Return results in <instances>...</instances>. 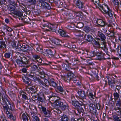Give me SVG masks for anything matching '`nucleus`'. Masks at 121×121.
Wrapping results in <instances>:
<instances>
[{
    "instance_id": "f257e3e1",
    "label": "nucleus",
    "mask_w": 121,
    "mask_h": 121,
    "mask_svg": "<svg viewBox=\"0 0 121 121\" xmlns=\"http://www.w3.org/2000/svg\"><path fill=\"white\" fill-rule=\"evenodd\" d=\"M2 101L1 104L2 105L4 110H6V113L7 117L10 120H15V117L13 116L12 114L10 113L8 110V109L12 110L13 105L12 103L7 98L6 96L4 95H2Z\"/></svg>"
},
{
    "instance_id": "f03ea898",
    "label": "nucleus",
    "mask_w": 121,
    "mask_h": 121,
    "mask_svg": "<svg viewBox=\"0 0 121 121\" xmlns=\"http://www.w3.org/2000/svg\"><path fill=\"white\" fill-rule=\"evenodd\" d=\"M99 9L104 14H107L109 17L110 19H112L113 16H115L114 12L109 9L107 5H98Z\"/></svg>"
},
{
    "instance_id": "7ed1b4c3",
    "label": "nucleus",
    "mask_w": 121,
    "mask_h": 121,
    "mask_svg": "<svg viewBox=\"0 0 121 121\" xmlns=\"http://www.w3.org/2000/svg\"><path fill=\"white\" fill-rule=\"evenodd\" d=\"M21 60L17 59L16 60V62L18 65L21 67H25L28 68L29 66V61L28 59V56L21 57Z\"/></svg>"
},
{
    "instance_id": "20e7f679",
    "label": "nucleus",
    "mask_w": 121,
    "mask_h": 121,
    "mask_svg": "<svg viewBox=\"0 0 121 121\" xmlns=\"http://www.w3.org/2000/svg\"><path fill=\"white\" fill-rule=\"evenodd\" d=\"M108 84L109 86L112 89L114 88L116 84L118 82L112 77H110L109 78H108Z\"/></svg>"
},
{
    "instance_id": "39448f33",
    "label": "nucleus",
    "mask_w": 121,
    "mask_h": 121,
    "mask_svg": "<svg viewBox=\"0 0 121 121\" xmlns=\"http://www.w3.org/2000/svg\"><path fill=\"white\" fill-rule=\"evenodd\" d=\"M74 2L77 7L82 10L84 9V4L83 2L80 0H75Z\"/></svg>"
},
{
    "instance_id": "423d86ee",
    "label": "nucleus",
    "mask_w": 121,
    "mask_h": 121,
    "mask_svg": "<svg viewBox=\"0 0 121 121\" xmlns=\"http://www.w3.org/2000/svg\"><path fill=\"white\" fill-rule=\"evenodd\" d=\"M37 99L40 103L42 104L44 103L45 95L44 94L42 93H39L37 94Z\"/></svg>"
},
{
    "instance_id": "0eeeda50",
    "label": "nucleus",
    "mask_w": 121,
    "mask_h": 121,
    "mask_svg": "<svg viewBox=\"0 0 121 121\" xmlns=\"http://www.w3.org/2000/svg\"><path fill=\"white\" fill-rule=\"evenodd\" d=\"M63 58L69 66L72 65H75L74 64H73V60L71 58V56H70L65 55L63 56Z\"/></svg>"
},
{
    "instance_id": "6e6552de",
    "label": "nucleus",
    "mask_w": 121,
    "mask_h": 121,
    "mask_svg": "<svg viewBox=\"0 0 121 121\" xmlns=\"http://www.w3.org/2000/svg\"><path fill=\"white\" fill-rule=\"evenodd\" d=\"M74 75L73 73L71 72H70L68 73L66 75H61L62 79L64 81H66L68 82H69L71 81V76L73 77Z\"/></svg>"
},
{
    "instance_id": "1a4fd4ad",
    "label": "nucleus",
    "mask_w": 121,
    "mask_h": 121,
    "mask_svg": "<svg viewBox=\"0 0 121 121\" xmlns=\"http://www.w3.org/2000/svg\"><path fill=\"white\" fill-rule=\"evenodd\" d=\"M88 107L90 110V112L96 115L97 111L95 107V105L92 103L89 104Z\"/></svg>"
},
{
    "instance_id": "9d476101",
    "label": "nucleus",
    "mask_w": 121,
    "mask_h": 121,
    "mask_svg": "<svg viewBox=\"0 0 121 121\" xmlns=\"http://www.w3.org/2000/svg\"><path fill=\"white\" fill-rule=\"evenodd\" d=\"M96 23L98 24L99 27H104L107 24V23L104 20L98 19L96 21Z\"/></svg>"
},
{
    "instance_id": "9b49d317",
    "label": "nucleus",
    "mask_w": 121,
    "mask_h": 121,
    "mask_svg": "<svg viewBox=\"0 0 121 121\" xmlns=\"http://www.w3.org/2000/svg\"><path fill=\"white\" fill-rule=\"evenodd\" d=\"M46 52L50 57H56L55 50L53 49L52 50L51 49H48L46 50Z\"/></svg>"
},
{
    "instance_id": "f8f14e48",
    "label": "nucleus",
    "mask_w": 121,
    "mask_h": 121,
    "mask_svg": "<svg viewBox=\"0 0 121 121\" xmlns=\"http://www.w3.org/2000/svg\"><path fill=\"white\" fill-rule=\"evenodd\" d=\"M36 73L34 72H30L29 73H28L27 74V76L30 78H32V80L33 81L36 80L38 79L36 77Z\"/></svg>"
},
{
    "instance_id": "ddd939ff",
    "label": "nucleus",
    "mask_w": 121,
    "mask_h": 121,
    "mask_svg": "<svg viewBox=\"0 0 121 121\" xmlns=\"http://www.w3.org/2000/svg\"><path fill=\"white\" fill-rule=\"evenodd\" d=\"M55 89L56 92L60 93L61 94L65 91V90L62 85H61L60 84H58Z\"/></svg>"
},
{
    "instance_id": "4468645a",
    "label": "nucleus",
    "mask_w": 121,
    "mask_h": 121,
    "mask_svg": "<svg viewBox=\"0 0 121 121\" xmlns=\"http://www.w3.org/2000/svg\"><path fill=\"white\" fill-rule=\"evenodd\" d=\"M100 39L95 38L93 39V40L92 42V43L93 45L96 46L97 47H100Z\"/></svg>"
},
{
    "instance_id": "2eb2a0df",
    "label": "nucleus",
    "mask_w": 121,
    "mask_h": 121,
    "mask_svg": "<svg viewBox=\"0 0 121 121\" xmlns=\"http://www.w3.org/2000/svg\"><path fill=\"white\" fill-rule=\"evenodd\" d=\"M84 107V104L83 103L81 102V104L78 107L76 108L80 115L81 113H82V115L83 114V113L84 112L83 108Z\"/></svg>"
},
{
    "instance_id": "dca6fc26",
    "label": "nucleus",
    "mask_w": 121,
    "mask_h": 121,
    "mask_svg": "<svg viewBox=\"0 0 121 121\" xmlns=\"http://www.w3.org/2000/svg\"><path fill=\"white\" fill-rule=\"evenodd\" d=\"M84 38L88 42H92L93 40V38L90 34H86L84 36Z\"/></svg>"
},
{
    "instance_id": "f3484780",
    "label": "nucleus",
    "mask_w": 121,
    "mask_h": 121,
    "mask_svg": "<svg viewBox=\"0 0 121 121\" xmlns=\"http://www.w3.org/2000/svg\"><path fill=\"white\" fill-rule=\"evenodd\" d=\"M105 54L103 53L102 52H98L97 54V59L99 60H105L106 59L104 57Z\"/></svg>"
},
{
    "instance_id": "a211bd4d",
    "label": "nucleus",
    "mask_w": 121,
    "mask_h": 121,
    "mask_svg": "<svg viewBox=\"0 0 121 121\" xmlns=\"http://www.w3.org/2000/svg\"><path fill=\"white\" fill-rule=\"evenodd\" d=\"M57 31L60 34V35L63 37L68 38L70 37L69 36L67 35L66 33L62 30L60 29L57 30Z\"/></svg>"
},
{
    "instance_id": "6ab92c4d",
    "label": "nucleus",
    "mask_w": 121,
    "mask_h": 121,
    "mask_svg": "<svg viewBox=\"0 0 121 121\" xmlns=\"http://www.w3.org/2000/svg\"><path fill=\"white\" fill-rule=\"evenodd\" d=\"M48 28L50 29L53 31H54L57 32V30H58L57 27V25L56 24L52 25L51 24L49 25Z\"/></svg>"
},
{
    "instance_id": "aec40b11",
    "label": "nucleus",
    "mask_w": 121,
    "mask_h": 121,
    "mask_svg": "<svg viewBox=\"0 0 121 121\" xmlns=\"http://www.w3.org/2000/svg\"><path fill=\"white\" fill-rule=\"evenodd\" d=\"M35 86H32L31 87H28L26 88V91H28L30 90L32 92V93H35L37 92V88Z\"/></svg>"
},
{
    "instance_id": "412c9836",
    "label": "nucleus",
    "mask_w": 121,
    "mask_h": 121,
    "mask_svg": "<svg viewBox=\"0 0 121 121\" xmlns=\"http://www.w3.org/2000/svg\"><path fill=\"white\" fill-rule=\"evenodd\" d=\"M22 80L23 82L26 84L29 85H30L31 82V79H30L27 77H24Z\"/></svg>"
},
{
    "instance_id": "4be33fe9",
    "label": "nucleus",
    "mask_w": 121,
    "mask_h": 121,
    "mask_svg": "<svg viewBox=\"0 0 121 121\" xmlns=\"http://www.w3.org/2000/svg\"><path fill=\"white\" fill-rule=\"evenodd\" d=\"M98 36L102 40V41H105L106 39L105 36L101 32L98 31L97 34Z\"/></svg>"
},
{
    "instance_id": "5701e85b",
    "label": "nucleus",
    "mask_w": 121,
    "mask_h": 121,
    "mask_svg": "<svg viewBox=\"0 0 121 121\" xmlns=\"http://www.w3.org/2000/svg\"><path fill=\"white\" fill-rule=\"evenodd\" d=\"M64 100H58L55 103L54 105L55 107L58 108H60L61 106H62V103Z\"/></svg>"
},
{
    "instance_id": "b1692460",
    "label": "nucleus",
    "mask_w": 121,
    "mask_h": 121,
    "mask_svg": "<svg viewBox=\"0 0 121 121\" xmlns=\"http://www.w3.org/2000/svg\"><path fill=\"white\" fill-rule=\"evenodd\" d=\"M64 13V17L67 20H68L69 19L72 18L73 17V16L71 13H69L68 15L67 12H65Z\"/></svg>"
},
{
    "instance_id": "393cba45",
    "label": "nucleus",
    "mask_w": 121,
    "mask_h": 121,
    "mask_svg": "<svg viewBox=\"0 0 121 121\" xmlns=\"http://www.w3.org/2000/svg\"><path fill=\"white\" fill-rule=\"evenodd\" d=\"M67 47L70 49H72L74 51H76L77 48L74 43H69Z\"/></svg>"
},
{
    "instance_id": "a878e982",
    "label": "nucleus",
    "mask_w": 121,
    "mask_h": 121,
    "mask_svg": "<svg viewBox=\"0 0 121 121\" xmlns=\"http://www.w3.org/2000/svg\"><path fill=\"white\" fill-rule=\"evenodd\" d=\"M13 14L20 17H22L23 15V12L19 10H16L14 11Z\"/></svg>"
},
{
    "instance_id": "bb28decb",
    "label": "nucleus",
    "mask_w": 121,
    "mask_h": 121,
    "mask_svg": "<svg viewBox=\"0 0 121 121\" xmlns=\"http://www.w3.org/2000/svg\"><path fill=\"white\" fill-rule=\"evenodd\" d=\"M62 105L60 108L63 111L66 109H67V107L68 106V104L64 100L63 101Z\"/></svg>"
},
{
    "instance_id": "cd10ccee",
    "label": "nucleus",
    "mask_w": 121,
    "mask_h": 121,
    "mask_svg": "<svg viewBox=\"0 0 121 121\" xmlns=\"http://www.w3.org/2000/svg\"><path fill=\"white\" fill-rule=\"evenodd\" d=\"M72 105L74 106L76 108L78 107L81 104V103H80L78 101H73V100L72 99Z\"/></svg>"
},
{
    "instance_id": "c85d7f7f",
    "label": "nucleus",
    "mask_w": 121,
    "mask_h": 121,
    "mask_svg": "<svg viewBox=\"0 0 121 121\" xmlns=\"http://www.w3.org/2000/svg\"><path fill=\"white\" fill-rule=\"evenodd\" d=\"M6 45L4 41H0V50L3 49V50L6 48Z\"/></svg>"
},
{
    "instance_id": "c756f323",
    "label": "nucleus",
    "mask_w": 121,
    "mask_h": 121,
    "mask_svg": "<svg viewBox=\"0 0 121 121\" xmlns=\"http://www.w3.org/2000/svg\"><path fill=\"white\" fill-rule=\"evenodd\" d=\"M114 91H115L113 93V95L115 99H119L118 98H119L120 96V91H116V89H115Z\"/></svg>"
},
{
    "instance_id": "7c9ffc66",
    "label": "nucleus",
    "mask_w": 121,
    "mask_h": 121,
    "mask_svg": "<svg viewBox=\"0 0 121 121\" xmlns=\"http://www.w3.org/2000/svg\"><path fill=\"white\" fill-rule=\"evenodd\" d=\"M78 93L80 96L83 99L85 98L86 95L83 91L81 90H79L78 91Z\"/></svg>"
},
{
    "instance_id": "2f4dec72",
    "label": "nucleus",
    "mask_w": 121,
    "mask_h": 121,
    "mask_svg": "<svg viewBox=\"0 0 121 121\" xmlns=\"http://www.w3.org/2000/svg\"><path fill=\"white\" fill-rule=\"evenodd\" d=\"M21 46L22 49L24 51H26L28 50L29 48V46L26 44L23 43L21 45Z\"/></svg>"
},
{
    "instance_id": "473e14b6",
    "label": "nucleus",
    "mask_w": 121,
    "mask_h": 121,
    "mask_svg": "<svg viewBox=\"0 0 121 121\" xmlns=\"http://www.w3.org/2000/svg\"><path fill=\"white\" fill-rule=\"evenodd\" d=\"M117 101H116V106L117 108H116V109H120L121 108V100L119 99H117Z\"/></svg>"
},
{
    "instance_id": "72a5a7b5",
    "label": "nucleus",
    "mask_w": 121,
    "mask_h": 121,
    "mask_svg": "<svg viewBox=\"0 0 121 121\" xmlns=\"http://www.w3.org/2000/svg\"><path fill=\"white\" fill-rule=\"evenodd\" d=\"M8 2L14 6L17 5L18 1V0H8Z\"/></svg>"
},
{
    "instance_id": "f704fd0d",
    "label": "nucleus",
    "mask_w": 121,
    "mask_h": 121,
    "mask_svg": "<svg viewBox=\"0 0 121 121\" xmlns=\"http://www.w3.org/2000/svg\"><path fill=\"white\" fill-rule=\"evenodd\" d=\"M50 82L52 85L55 88L57 87L58 84H57L55 81V80L53 79H50Z\"/></svg>"
},
{
    "instance_id": "c9c22d12",
    "label": "nucleus",
    "mask_w": 121,
    "mask_h": 121,
    "mask_svg": "<svg viewBox=\"0 0 121 121\" xmlns=\"http://www.w3.org/2000/svg\"><path fill=\"white\" fill-rule=\"evenodd\" d=\"M30 109L31 110L32 112H34L36 113L37 112V109L35 106L33 105H31L29 106Z\"/></svg>"
},
{
    "instance_id": "e433bc0d",
    "label": "nucleus",
    "mask_w": 121,
    "mask_h": 121,
    "mask_svg": "<svg viewBox=\"0 0 121 121\" xmlns=\"http://www.w3.org/2000/svg\"><path fill=\"white\" fill-rule=\"evenodd\" d=\"M95 107L96 108V109L97 108L98 110L100 109L101 108H102V107L101 106V105L100 103V101L99 100L98 101H97L96 103H95Z\"/></svg>"
},
{
    "instance_id": "4c0bfd02",
    "label": "nucleus",
    "mask_w": 121,
    "mask_h": 121,
    "mask_svg": "<svg viewBox=\"0 0 121 121\" xmlns=\"http://www.w3.org/2000/svg\"><path fill=\"white\" fill-rule=\"evenodd\" d=\"M42 6L47 9H49L51 8L50 5L48 3L45 2Z\"/></svg>"
},
{
    "instance_id": "58836bf2",
    "label": "nucleus",
    "mask_w": 121,
    "mask_h": 121,
    "mask_svg": "<svg viewBox=\"0 0 121 121\" xmlns=\"http://www.w3.org/2000/svg\"><path fill=\"white\" fill-rule=\"evenodd\" d=\"M77 31H76L75 32L77 33L76 34V35L77 36L79 37H81L83 36L84 34V32L78 30H77Z\"/></svg>"
},
{
    "instance_id": "ea45409f",
    "label": "nucleus",
    "mask_w": 121,
    "mask_h": 121,
    "mask_svg": "<svg viewBox=\"0 0 121 121\" xmlns=\"http://www.w3.org/2000/svg\"><path fill=\"white\" fill-rule=\"evenodd\" d=\"M43 113L46 117H49L51 115V111L48 110H47L46 111L44 112Z\"/></svg>"
},
{
    "instance_id": "a19ab883",
    "label": "nucleus",
    "mask_w": 121,
    "mask_h": 121,
    "mask_svg": "<svg viewBox=\"0 0 121 121\" xmlns=\"http://www.w3.org/2000/svg\"><path fill=\"white\" fill-rule=\"evenodd\" d=\"M91 75L94 78L97 80V81H99V77L98 76V73L97 72L95 71H93Z\"/></svg>"
},
{
    "instance_id": "79ce46f5",
    "label": "nucleus",
    "mask_w": 121,
    "mask_h": 121,
    "mask_svg": "<svg viewBox=\"0 0 121 121\" xmlns=\"http://www.w3.org/2000/svg\"><path fill=\"white\" fill-rule=\"evenodd\" d=\"M22 118L23 121H28L29 120L28 116L24 113L22 114Z\"/></svg>"
},
{
    "instance_id": "37998d69",
    "label": "nucleus",
    "mask_w": 121,
    "mask_h": 121,
    "mask_svg": "<svg viewBox=\"0 0 121 121\" xmlns=\"http://www.w3.org/2000/svg\"><path fill=\"white\" fill-rule=\"evenodd\" d=\"M49 100L50 102L51 101H52H52H54V103L58 100L56 99V97L55 96H50L49 97Z\"/></svg>"
},
{
    "instance_id": "c03bdc74",
    "label": "nucleus",
    "mask_w": 121,
    "mask_h": 121,
    "mask_svg": "<svg viewBox=\"0 0 121 121\" xmlns=\"http://www.w3.org/2000/svg\"><path fill=\"white\" fill-rule=\"evenodd\" d=\"M46 0H38L37 6L38 7H41L45 2Z\"/></svg>"
},
{
    "instance_id": "a18cd8bd",
    "label": "nucleus",
    "mask_w": 121,
    "mask_h": 121,
    "mask_svg": "<svg viewBox=\"0 0 121 121\" xmlns=\"http://www.w3.org/2000/svg\"><path fill=\"white\" fill-rule=\"evenodd\" d=\"M23 21L24 23L27 24H29L30 23V20L29 18L26 19L24 17L21 19Z\"/></svg>"
},
{
    "instance_id": "49530a36",
    "label": "nucleus",
    "mask_w": 121,
    "mask_h": 121,
    "mask_svg": "<svg viewBox=\"0 0 121 121\" xmlns=\"http://www.w3.org/2000/svg\"><path fill=\"white\" fill-rule=\"evenodd\" d=\"M121 83L118 82L116 84V91H120V90L121 88V86H120Z\"/></svg>"
},
{
    "instance_id": "de8ad7c7",
    "label": "nucleus",
    "mask_w": 121,
    "mask_h": 121,
    "mask_svg": "<svg viewBox=\"0 0 121 121\" xmlns=\"http://www.w3.org/2000/svg\"><path fill=\"white\" fill-rule=\"evenodd\" d=\"M116 50L119 56L121 58V46L120 45L118 46L116 49Z\"/></svg>"
},
{
    "instance_id": "09e8293b",
    "label": "nucleus",
    "mask_w": 121,
    "mask_h": 121,
    "mask_svg": "<svg viewBox=\"0 0 121 121\" xmlns=\"http://www.w3.org/2000/svg\"><path fill=\"white\" fill-rule=\"evenodd\" d=\"M61 120L63 121H68V118L67 116L65 115H63L61 116Z\"/></svg>"
},
{
    "instance_id": "8fccbe9b",
    "label": "nucleus",
    "mask_w": 121,
    "mask_h": 121,
    "mask_svg": "<svg viewBox=\"0 0 121 121\" xmlns=\"http://www.w3.org/2000/svg\"><path fill=\"white\" fill-rule=\"evenodd\" d=\"M50 80V79H49L48 80H47L45 79L44 80V83L47 86H48L49 85L51 86V84Z\"/></svg>"
},
{
    "instance_id": "3c124183",
    "label": "nucleus",
    "mask_w": 121,
    "mask_h": 121,
    "mask_svg": "<svg viewBox=\"0 0 121 121\" xmlns=\"http://www.w3.org/2000/svg\"><path fill=\"white\" fill-rule=\"evenodd\" d=\"M32 53L33 57V58L34 59V60H36L40 57L39 55H38L37 54H35L32 52Z\"/></svg>"
},
{
    "instance_id": "603ef678",
    "label": "nucleus",
    "mask_w": 121,
    "mask_h": 121,
    "mask_svg": "<svg viewBox=\"0 0 121 121\" xmlns=\"http://www.w3.org/2000/svg\"><path fill=\"white\" fill-rule=\"evenodd\" d=\"M68 27L69 29L72 30L73 32H75L78 31L76 29V28L75 27H73L71 26H69Z\"/></svg>"
},
{
    "instance_id": "864d4df0",
    "label": "nucleus",
    "mask_w": 121,
    "mask_h": 121,
    "mask_svg": "<svg viewBox=\"0 0 121 121\" xmlns=\"http://www.w3.org/2000/svg\"><path fill=\"white\" fill-rule=\"evenodd\" d=\"M74 13L77 16L80 17L82 15V13L81 12L75 11Z\"/></svg>"
},
{
    "instance_id": "5fc2aeb1",
    "label": "nucleus",
    "mask_w": 121,
    "mask_h": 121,
    "mask_svg": "<svg viewBox=\"0 0 121 121\" xmlns=\"http://www.w3.org/2000/svg\"><path fill=\"white\" fill-rule=\"evenodd\" d=\"M52 42L56 45H59L60 44V41L57 39H53L52 40Z\"/></svg>"
},
{
    "instance_id": "6e6d98bb",
    "label": "nucleus",
    "mask_w": 121,
    "mask_h": 121,
    "mask_svg": "<svg viewBox=\"0 0 121 121\" xmlns=\"http://www.w3.org/2000/svg\"><path fill=\"white\" fill-rule=\"evenodd\" d=\"M11 56V53L10 52H7L5 53L4 57L6 58L9 59L10 58Z\"/></svg>"
},
{
    "instance_id": "4d7b16f0",
    "label": "nucleus",
    "mask_w": 121,
    "mask_h": 121,
    "mask_svg": "<svg viewBox=\"0 0 121 121\" xmlns=\"http://www.w3.org/2000/svg\"><path fill=\"white\" fill-rule=\"evenodd\" d=\"M28 2L33 5H35L37 3L36 0H27Z\"/></svg>"
},
{
    "instance_id": "13d9d810",
    "label": "nucleus",
    "mask_w": 121,
    "mask_h": 121,
    "mask_svg": "<svg viewBox=\"0 0 121 121\" xmlns=\"http://www.w3.org/2000/svg\"><path fill=\"white\" fill-rule=\"evenodd\" d=\"M37 80H38V81L39 82V84H40V85L41 84L42 85L44 86L45 87H47V86H46L44 82H43V81H42L39 79H37Z\"/></svg>"
},
{
    "instance_id": "bf43d9fd",
    "label": "nucleus",
    "mask_w": 121,
    "mask_h": 121,
    "mask_svg": "<svg viewBox=\"0 0 121 121\" xmlns=\"http://www.w3.org/2000/svg\"><path fill=\"white\" fill-rule=\"evenodd\" d=\"M107 45L105 46H102L101 47L102 49L103 50L104 52L107 54V52H108V48H107Z\"/></svg>"
},
{
    "instance_id": "052dcab7",
    "label": "nucleus",
    "mask_w": 121,
    "mask_h": 121,
    "mask_svg": "<svg viewBox=\"0 0 121 121\" xmlns=\"http://www.w3.org/2000/svg\"><path fill=\"white\" fill-rule=\"evenodd\" d=\"M84 26L83 23L81 22H79L78 23L77 26L79 28H81Z\"/></svg>"
},
{
    "instance_id": "680f3d73",
    "label": "nucleus",
    "mask_w": 121,
    "mask_h": 121,
    "mask_svg": "<svg viewBox=\"0 0 121 121\" xmlns=\"http://www.w3.org/2000/svg\"><path fill=\"white\" fill-rule=\"evenodd\" d=\"M113 120L115 121H121V119H119V118L116 116H113Z\"/></svg>"
},
{
    "instance_id": "e2e57ef3",
    "label": "nucleus",
    "mask_w": 121,
    "mask_h": 121,
    "mask_svg": "<svg viewBox=\"0 0 121 121\" xmlns=\"http://www.w3.org/2000/svg\"><path fill=\"white\" fill-rule=\"evenodd\" d=\"M15 7L14 6H10L8 8L9 10L11 11H15Z\"/></svg>"
},
{
    "instance_id": "0e129e2a",
    "label": "nucleus",
    "mask_w": 121,
    "mask_h": 121,
    "mask_svg": "<svg viewBox=\"0 0 121 121\" xmlns=\"http://www.w3.org/2000/svg\"><path fill=\"white\" fill-rule=\"evenodd\" d=\"M91 30V28L88 26L85 27L84 28V31L87 32H89Z\"/></svg>"
},
{
    "instance_id": "69168bd1",
    "label": "nucleus",
    "mask_w": 121,
    "mask_h": 121,
    "mask_svg": "<svg viewBox=\"0 0 121 121\" xmlns=\"http://www.w3.org/2000/svg\"><path fill=\"white\" fill-rule=\"evenodd\" d=\"M22 95V97L25 100H28V97L25 94L22 93L21 94Z\"/></svg>"
},
{
    "instance_id": "338daca9",
    "label": "nucleus",
    "mask_w": 121,
    "mask_h": 121,
    "mask_svg": "<svg viewBox=\"0 0 121 121\" xmlns=\"http://www.w3.org/2000/svg\"><path fill=\"white\" fill-rule=\"evenodd\" d=\"M112 1L115 6H117L120 3L118 0H112Z\"/></svg>"
},
{
    "instance_id": "774afa93",
    "label": "nucleus",
    "mask_w": 121,
    "mask_h": 121,
    "mask_svg": "<svg viewBox=\"0 0 121 121\" xmlns=\"http://www.w3.org/2000/svg\"><path fill=\"white\" fill-rule=\"evenodd\" d=\"M38 68L37 66L36 65H34L31 66V69L33 71H35Z\"/></svg>"
}]
</instances>
